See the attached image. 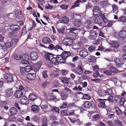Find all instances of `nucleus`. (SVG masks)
<instances>
[{
	"mask_svg": "<svg viewBox=\"0 0 126 126\" xmlns=\"http://www.w3.org/2000/svg\"><path fill=\"white\" fill-rule=\"evenodd\" d=\"M31 119H32L34 121L36 122L38 121L39 119V118L36 116H34L33 118H31Z\"/></svg>",
	"mask_w": 126,
	"mask_h": 126,
	"instance_id": "obj_63",
	"label": "nucleus"
},
{
	"mask_svg": "<svg viewBox=\"0 0 126 126\" xmlns=\"http://www.w3.org/2000/svg\"><path fill=\"white\" fill-rule=\"evenodd\" d=\"M41 108L43 110H45L48 109V106L47 105L44 104L41 106Z\"/></svg>",
	"mask_w": 126,
	"mask_h": 126,
	"instance_id": "obj_51",
	"label": "nucleus"
},
{
	"mask_svg": "<svg viewBox=\"0 0 126 126\" xmlns=\"http://www.w3.org/2000/svg\"><path fill=\"white\" fill-rule=\"evenodd\" d=\"M37 95L32 93L30 94L29 97V99L32 101H34L37 99Z\"/></svg>",
	"mask_w": 126,
	"mask_h": 126,
	"instance_id": "obj_21",
	"label": "nucleus"
},
{
	"mask_svg": "<svg viewBox=\"0 0 126 126\" xmlns=\"http://www.w3.org/2000/svg\"><path fill=\"white\" fill-rule=\"evenodd\" d=\"M68 6V5H61L60 7L63 9H67Z\"/></svg>",
	"mask_w": 126,
	"mask_h": 126,
	"instance_id": "obj_60",
	"label": "nucleus"
},
{
	"mask_svg": "<svg viewBox=\"0 0 126 126\" xmlns=\"http://www.w3.org/2000/svg\"><path fill=\"white\" fill-rule=\"evenodd\" d=\"M20 102L22 104L27 105L29 103V100L26 97L23 96L21 97Z\"/></svg>",
	"mask_w": 126,
	"mask_h": 126,
	"instance_id": "obj_8",
	"label": "nucleus"
},
{
	"mask_svg": "<svg viewBox=\"0 0 126 126\" xmlns=\"http://www.w3.org/2000/svg\"><path fill=\"white\" fill-rule=\"evenodd\" d=\"M15 59L17 60H20L22 57V56L19 54H16L14 56Z\"/></svg>",
	"mask_w": 126,
	"mask_h": 126,
	"instance_id": "obj_35",
	"label": "nucleus"
},
{
	"mask_svg": "<svg viewBox=\"0 0 126 126\" xmlns=\"http://www.w3.org/2000/svg\"><path fill=\"white\" fill-rule=\"evenodd\" d=\"M112 95H109L108 97L107 96L106 97H105V99H103L102 100L108 101L110 102H112L113 101V97Z\"/></svg>",
	"mask_w": 126,
	"mask_h": 126,
	"instance_id": "obj_29",
	"label": "nucleus"
},
{
	"mask_svg": "<svg viewBox=\"0 0 126 126\" xmlns=\"http://www.w3.org/2000/svg\"><path fill=\"white\" fill-rule=\"evenodd\" d=\"M119 20L121 22H125L126 21V17L124 16H122L119 18Z\"/></svg>",
	"mask_w": 126,
	"mask_h": 126,
	"instance_id": "obj_49",
	"label": "nucleus"
},
{
	"mask_svg": "<svg viewBox=\"0 0 126 126\" xmlns=\"http://www.w3.org/2000/svg\"><path fill=\"white\" fill-rule=\"evenodd\" d=\"M116 113L117 114H121L122 113V111L119 108L117 107H115V108Z\"/></svg>",
	"mask_w": 126,
	"mask_h": 126,
	"instance_id": "obj_42",
	"label": "nucleus"
},
{
	"mask_svg": "<svg viewBox=\"0 0 126 126\" xmlns=\"http://www.w3.org/2000/svg\"><path fill=\"white\" fill-rule=\"evenodd\" d=\"M106 92L107 96L109 95H113V94L112 90L110 88L107 89Z\"/></svg>",
	"mask_w": 126,
	"mask_h": 126,
	"instance_id": "obj_34",
	"label": "nucleus"
},
{
	"mask_svg": "<svg viewBox=\"0 0 126 126\" xmlns=\"http://www.w3.org/2000/svg\"><path fill=\"white\" fill-rule=\"evenodd\" d=\"M6 92L10 96L12 94L13 92L12 88H9L7 91Z\"/></svg>",
	"mask_w": 126,
	"mask_h": 126,
	"instance_id": "obj_48",
	"label": "nucleus"
},
{
	"mask_svg": "<svg viewBox=\"0 0 126 126\" xmlns=\"http://www.w3.org/2000/svg\"><path fill=\"white\" fill-rule=\"evenodd\" d=\"M108 124L110 126H114L115 124H114L113 121L111 120H109L107 122Z\"/></svg>",
	"mask_w": 126,
	"mask_h": 126,
	"instance_id": "obj_53",
	"label": "nucleus"
},
{
	"mask_svg": "<svg viewBox=\"0 0 126 126\" xmlns=\"http://www.w3.org/2000/svg\"><path fill=\"white\" fill-rule=\"evenodd\" d=\"M39 45L41 47H44L47 49H49L50 50H52L54 48L55 50H57V51H59V50L58 49H60L62 51H63L64 50L63 48L60 46L59 45H57L55 47L54 46V45L52 44H50L48 46H46L42 44L41 43L39 44Z\"/></svg>",
	"mask_w": 126,
	"mask_h": 126,
	"instance_id": "obj_3",
	"label": "nucleus"
},
{
	"mask_svg": "<svg viewBox=\"0 0 126 126\" xmlns=\"http://www.w3.org/2000/svg\"><path fill=\"white\" fill-rule=\"evenodd\" d=\"M47 70H45L43 71L42 73V74L43 75V77L44 78H47V77L48 75H47Z\"/></svg>",
	"mask_w": 126,
	"mask_h": 126,
	"instance_id": "obj_50",
	"label": "nucleus"
},
{
	"mask_svg": "<svg viewBox=\"0 0 126 126\" xmlns=\"http://www.w3.org/2000/svg\"><path fill=\"white\" fill-rule=\"evenodd\" d=\"M75 15L79 16H80L81 17H85V13H83L79 14H75Z\"/></svg>",
	"mask_w": 126,
	"mask_h": 126,
	"instance_id": "obj_57",
	"label": "nucleus"
},
{
	"mask_svg": "<svg viewBox=\"0 0 126 126\" xmlns=\"http://www.w3.org/2000/svg\"><path fill=\"white\" fill-rule=\"evenodd\" d=\"M115 126H121L122 125V123L121 122L118 120H117L114 121Z\"/></svg>",
	"mask_w": 126,
	"mask_h": 126,
	"instance_id": "obj_40",
	"label": "nucleus"
},
{
	"mask_svg": "<svg viewBox=\"0 0 126 126\" xmlns=\"http://www.w3.org/2000/svg\"><path fill=\"white\" fill-rule=\"evenodd\" d=\"M105 106V102L104 101L100 102L98 104V107L101 108H104Z\"/></svg>",
	"mask_w": 126,
	"mask_h": 126,
	"instance_id": "obj_39",
	"label": "nucleus"
},
{
	"mask_svg": "<svg viewBox=\"0 0 126 126\" xmlns=\"http://www.w3.org/2000/svg\"><path fill=\"white\" fill-rule=\"evenodd\" d=\"M46 98L48 100H50L56 99V96L55 95H53V93H50L47 95Z\"/></svg>",
	"mask_w": 126,
	"mask_h": 126,
	"instance_id": "obj_15",
	"label": "nucleus"
},
{
	"mask_svg": "<svg viewBox=\"0 0 126 126\" xmlns=\"http://www.w3.org/2000/svg\"><path fill=\"white\" fill-rule=\"evenodd\" d=\"M79 54L80 56L84 57H86L88 55V53L86 50H82L80 51Z\"/></svg>",
	"mask_w": 126,
	"mask_h": 126,
	"instance_id": "obj_20",
	"label": "nucleus"
},
{
	"mask_svg": "<svg viewBox=\"0 0 126 126\" xmlns=\"http://www.w3.org/2000/svg\"><path fill=\"white\" fill-rule=\"evenodd\" d=\"M62 43L66 46H70L73 44V41L69 38H66L62 40Z\"/></svg>",
	"mask_w": 126,
	"mask_h": 126,
	"instance_id": "obj_6",
	"label": "nucleus"
},
{
	"mask_svg": "<svg viewBox=\"0 0 126 126\" xmlns=\"http://www.w3.org/2000/svg\"><path fill=\"white\" fill-rule=\"evenodd\" d=\"M26 33H27V31L26 30V28L24 27L22 29L21 34L22 35H24Z\"/></svg>",
	"mask_w": 126,
	"mask_h": 126,
	"instance_id": "obj_64",
	"label": "nucleus"
},
{
	"mask_svg": "<svg viewBox=\"0 0 126 126\" xmlns=\"http://www.w3.org/2000/svg\"><path fill=\"white\" fill-rule=\"evenodd\" d=\"M84 70L83 66L82 65H78V67L75 69H72V72L76 73L77 75L79 76H81L82 75Z\"/></svg>",
	"mask_w": 126,
	"mask_h": 126,
	"instance_id": "obj_2",
	"label": "nucleus"
},
{
	"mask_svg": "<svg viewBox=\"0 0 126 126\" xmlns=\"http://www.w3.org/2000/svg\"><path fill=\"white\" fill-rule=\"evenodd\" d=\"M81 0H77L74 3V4L72 6L71 9H73L75 7L79 6L80 5V3L81 2Z\"/></svg>",
	"mask_w": 126,
	"mask_h": 126,
	"instance_id": "obj_30",
	"label": "nucleus"
},
{
	"mask_svg": "<svg viewBox=\"0 0 126 126\" xmlns=\"http://www.w3.org/2000/svg\"><path fill=\"white\" fill-rule=\"evenodd\" d=\"M69 21V19L66 17H64L61 18L60 21L62 23H67Z\"/></svg>",
	"mask_w": 126,
	"mask_h": 126,
	"instance_id": "obj_33",
	"label": "nucleus"
},
{
	"mask_svg": "<svg viewBox=\"0 0 126 126\" xmlns=\"http://www.w3.org/2000/svg\"><path fill=\"white\" fill-rule=\"evenodd\" d=\"M25 68L26 72H29L32 69L31 67L28 66H26L25 67Z\"/></svg>",
	"mask_w": 126,
	"mask_h": 126,
	"instance_id": "obj_47",
	"label": "nucleus"
},
{
	"mask_svg": "<svg viewBox=\"0 0 126 126\" xmlns=\"http://www.w3.org/2000/svg\"><path fill=\"white\" fill-rule=\"evenodd\" d=\"M4 78L6 79L8 82H12L13 81V76L9 74H6L4 75Z\"/></svg>",
	"mask_w": 126,
	"mask_h": 126,
	"instance_id": "obj_11",
	"label": "nucleus"
},
{
	"mask_svg": "<svg viewBox=\"0 0 126 126\" xmlns=\"http://www.w3.org/2000/svg\"><path fill=\"white\" fill-rule=\"evenodd\" d=\"M20 72L22 75H25L26 74V71L25 68L23 67H20Z\"/></svg>",
	"mask_w": 126,
	"mask_h": 126,
	"instance_id": "obj_41",
	"label": "nucleus"
},
{
	"mask_svg": "<svg viewBox=\"0 0 126 126\" xmlns=\"http://www.w3.org/2000/svg\"><path fill=\"white\" fill-rule=\"evenodd\" d=\"M30 57L32 60L35 61L38 57V55L37 53L35 51L31 52L30 54Z\"/></svg>",
	"mask_w": 126,
	"mask_h": 126,
	"instance_id": "obj_7",
	"label": "nucleus"
},
{
	"mask_svg": "<svg viewBox=\"0 0 126 126\" xmlns=\"http://www.w3.org/2000/svg\"><path fill=\"white\" fill-rule=\"evenodd\" d=\"M31 108L32 111L35 113L38 112L40 109L38 106L35 105H32L31 106Z\"/></svg>",
	"mask_w": 126,
	"mask_h": 126,
	"instance_id": "obj_18",
	"label": "nucleus"
},
{
	"mask_svg": "<svg viewBox=\"0 0 126 126\" xmlns=\"http://www.w3.org/2000/svg\"><path fill=\"white\" fill-rule=\"evenodd\" d=\"M104 73L105 74L108 76H110L112 74L111 72L110 71L107 70L105 71L104 72Z\"/></svg>",
	"mask_w": 126,
	"mask_h": 126,
	"instance_id": "obj_55",
	"label": "nucleus"
},
{
	"mask_svg": "<svg viewBox=\"0 0 126 126\" xmlns=\"http://www.w3.org/2000/svg\"><path fill=\"white\" fill-rule=\"evenodd\" d=\"M114 62L116 63V66L117 67H121V65L123 64L124 63V61L123 59L118 58L114 60Z\"/></svg>",
	"mask_w": 126,
	"mask_h": 126,
	"instance_id": "obj_5",
	"label": "nucleus"
},
{
	"mask_svg": "<svg viewBox=\"0 0 126 126\" xmlns=\"http://www.w3.org/2000/svg\"><path fill=\"white\" fill-rule=\"evenodd\" d=\"M45 57L55 65H58L59 63H64L65 62L64 60L63 59L61 55H56L50 53H47L46 54Z\"/></svg>",
	"mask_w": 126,
	"mask_h": 126,
	"instance_id": "obj_1",
	"label": "nucleus"
},
{
	"mask_svg": "<svg viewBox=\"0 0 126 126\" xmlns=\"http://www.w3.org/2000/svg\"><path fill=\"white\" fill-rule=\"evenodd\" d=\"M112 10L114 12L116 11L118 9V7L116 5H112Z\"/></svg>",
	"mask_w": 126,
	"mask_h": 126,
	"instance_id": "obj_59",
	"label": "nucleus"
},
{
	"mask_svg": "<svg viewBox=\"0 0 126 126\" xmlns=\"http://www.w3.org/2000/svg\"><path fill=\"white\" fill-rule=\"evenodd\" d=\"M120 37L124 38L126 37V31L124 30H122L121 31L119 34Z\"/></svg>",
	"mask_w": 126,
	"mask_h": 126,
	"instance_id": "obj_32",
	"label": "nucleus"
},
{
	"mask_svg": "<svg viewBox=\"0 0 126 126\" xmlns=\"http://www.w3.org/2000/svg\"><path fill=\"white\" fill-rule=\"evenodd\" d=\"M69 34L70 38H71L72 39H74L76 37V33L73 32H70Z\"/></svg>",
	"mask_w": 126,
	"mask_h": 126,
	"instance_id": "obj_36",
	"label": "nucleus"
},
{
	"mask_svg": "<svg viewBox=\"0 0 126 126\" xmlns=\"http://www.w3.org/2000/svg\"><path fill=\"white\" fill-rule=\"evenodd\" d=\"M120 104L121 105H123L124 102L125 101V99L124 98H122L120 99Z\"/></svg>",
	"mask_w": 126,
	"mask_h": 126,
	"instance_id": "obj_58",
	"label": "nucleus"
},
{
	"mask_svg": "<svg viewBox=\"0 0 126 126\" xmlns=\"http://www.w3.org/2000/svg\"><path fill=\"white\" fill-rule=\"evenodd\" d=\"M70 52H69L64 51L61 55L63 58L64 60L65 61V62L66 59L70 55Z\"/></svg>",
	"mask_w": 126,
	"mask_h": 126,
	"instance_id": "obj_19",
	"label": "nucleus"
},
{
	"mask_svg": "<svg viewBox=\"0 0 126 126\" xmlns=\"http://www.w3.org/2000/svg\"><path fill=\"white\" fill-rule=\"evenodd\" d=\"M74 25L77 27H80L81 25V22L79 19H76L74 22Z\"/></svg>",
	"mask_w": 126,
	"mask_h": 126,
	"instance_id": "obj_25",
	"label": "nucleus"
},
{
	"mask_svg": "<svg viewBox=\"0 0 126 126\" xmlns=\"http://www.w3.org/2000/svg\"><path fill=\"white\" fill-rule=\"evenodd\" d=\"M10 29L12 30L16 31L19 30V26L16 25H11L10 27Z\"/></svg>",
	"mask_w": 126,
	"mask_h": 126,
	"instance_id": "obj_23",
	"label": "nucleus"
},
{
	"mask_svg": "<svg viewBox=\"0 0 126 126\" xmlns=\"http://www.w3.org/2000/svg\"><path fill=\"white\" fill-rule=\"evenodd\" d=\"M64 92H65L66 94H70L71 92L70 89L67 87L64 88Z\"/></svg>",
	"mask_w": 126,
	"mask_h": 126,
	"instance_id": "obj_52",
	"label": "nucleus"
},
{
	"mask_svg": "<svg viewBox=\"0 0 126 126\" xmlns=\"http://www.w3.org/2000/svg\"><path fill=\"white\" fill-rule=\"evenodd\" d=\"M82 95H83V97L82 98V99L89 100L91 98V97L88 94H82Z\"/></svg>",
	"mask_w": 126,
	"mask_h": 126,
	"instance_id": "obj_37",
	"label": "nucleus"
},
{
	"mask_svg": "<svg viewBox=\"0 0 126 126\" xmlns=\"http://www.w3.org/2000/svg\"><path fill=\"white\" fill-rule=\"evenodd\" d=\"M18 112L17 109L14 107L11 108L10 110V112L11 114V115H15L17 114Z\"/></svg>",
	"mask_w": 126,
	"mask_h": 126,
	"instance_id": "obj_13",
	"label": "nucleus"
},
{
	"mask_svg": "<svg viewBox=\"0 0 126 126\" xmlns=\"http://www.w3.org/2000/svg\"><path fill=\"white\" fill-rule=\"evenodd\" d=\"M36 77V74L33 73H28L27 76V78L30 80L34 79Z\"/></svg>",
	"mask_w": 126,
	"mask_h": 126,
	"instance_id": "obj_9",
	"label": "nucleus"
},
{
	"mask_svg": "<svg viewBox=\"0 0 126 126\" xmlns=\"http://www.w3.org/2000/svg\"><path fill=\"white\" fill-rule=\"evenodd\" d=\"M69 115H75V116L76 114H75V111L74 110H72L70 111L69 112Z\"/></svg>",
	"mask_w": 126,
	"mask_h": 126,
	"instance_id": "obj_61",
	"label": "nucleus"
},
{
	"mask_svg": "<svg viewBox=\"0 0 126 126\" xmlns=\"http://www.w3.org/2000/svg\"><path fill=\"white\" fill-rule=\"evenodd\" d=\"M5 45L7 47L9 48L11 47L12 45V43L11 40L10 41H8V42L6 43L5 44Z\"/></svg>",
	"mask_w": 126,
	"mask_h": 126,
	"instance_id": "obj_43",
	"label": "nucleus"
},
{
	"mask_svg": "<svg viewBox=\"0 0 126 126\" xmlns=\"http://www.w3.org/2000/svg\"><path fill=\"white\" fill-rule=\"evenodd\" d=\"M61 96L62 100L64 101L68 97L69 95L68 94H66L65 92L62 91L61 93Z\"/></svg>",
	"mask_w": 126,
	"mask_h": 126,
	"instance_id": "obj_14",
	"label": "nucleus"
},
{
	"mask_svg": "<svg viewBox=\"0 0 126 126\" xmlns=\"http://www.w3.org/2000/svg\"><path fill=\"white\" fill-rule=\"evenodd\" d=\"M96 47L94 45L91 46L89 47L88 48V49L89 51L90 52H92L96 49Z\"/></svg>",
	"mask_w": 126,
	"mask_h": 126,
	"instance_id": "obj_45",
	"label": "nucleus"
},
{
	"mask_svg": "<svg viewBox=\"0 0 126 126\" xmlns=\"http://www.w3.org/2000/svg\"><path fill=\"white\" fill-rule=\"evenodd\" d=\"M93 118L95 120H98L100 118L99 115L98 114L94 115L93 116Z\"/></svg>",
	"mask_w": 126,
	"mask_h": 126,
	"instance_id": "obj_62",
	"label": "nucleus"
},
{
	"mask_svg": "<svg viewBox=\"0 0 126 126\" xmlns=\"http://www.w3.org/2000/svg\"><path fill=\"white\" fill-rule=\"evenodd\" d=\"M15 96L16 97L20 98L23 95V93L21 91H16L15 94Z\"/></svg>",
	"mask_w": 126,
	"mask_h": 126,
	"instance_id": "obj_22",
	"label": "nucleus"
},
{
	"mask_svg": "<svg viewBox=\"0 0 126 126\" xmlns=\"http://www.w3.org/2000/svg\"><path fill=\"white\" fill-rule=\"evenodd\" d=\"M58 74V70L57 68H54V71L50 74L52 77H56Z\"/></svg>",
	"mask_w": 126,
	"mask_h": 126,
	"instance_id": "obj_28",
	"label": "nucleus"
},
{
	"mask_svg": "<svg viewBox=\"0 0 126 126\" xmlns=\"http://www.w3.org/2000/svg\"><path fill=\"white\" fill-rule=\"evenodd\" d=\"M110 47L114 49L115 48H117L119 46V44L118 42L115 41H112L111 42Z\"/></svg>",
	"mask_w": 126,
	"mask_h": 126,
	"instance_id": "obj_12",
	"label": "nucleus"
},
{
	"mask_svg": "<svg viewBox=\"0 0 126 126\" xmlns=\"http://www.w3.org/2000/svg\"><path fill=\"white\" fill-rule=\"evenodd\" d=\"M17 12H18V14H17L16 13V17L19 19H22L23 15L21 14V12L20 11H18Z\"/></svg>",
	"mask_w": 126,
	"mask_h": 126,
	"instance_id": "obj_38",
	"label": "nucleus"
},
{
	"mask_svg": "<svg viewBox=\"0 0 126 126\" xmlns=\"http://www.w3.org/2000/svg\"><path fill=\"white\" fill-rule=\"evenodd\" d=\"M114 22V21H109L107 23V25L109 27H111Z\"/></svg>",
	"mask_w": 126,
	"mask_h": 126,
	"instance_id": "obj_54",
	"label": "nucleus"
},
{
	"mask_svg": "<svg viewBox=\"0 0 126 126\" xmlns=\"http://www.w3.org/2000/svg\"><path fill=\"white\" fill-rule=\"evenodd\" d=\"M93 15L97 17H99L101 14L100 8L97 6H94L93 9Z\"/></svg>",
	"mask_w": 126,
	"mask_h": 126,
	"instance_id": "obj_4",
	"label": "nucleus"
},
{
	"mask_svg": "<svg viewBox=\"0 0 126 126\" xmlns=\"http://www.w3.org/2000/svg\"><path fill=\"white\" fill-rule=\"evenodd\" d=\"M51 40L49 38L46 37L43 38L42 40V42L44 44V45L50 44V43Z\"/></svg>",
	"mask_w": 126,
	"mask_h": 126,
	"instance_id": "obj_17",
	"label": "nucleus"
},
{
	"mask_svg": "<svg viewBox=\"0 0 126 126\" xmlns=\"http://www.w3.org/2000/svg\"><path fill=\"white\" fill-rule=\"evenodd\" d=\"M24 56L25 57L24 59L23 62L22 63L24 64H27V61H28L29 60V57L27 55H25Z\"/></svg>",
	"mask_w": 126,
	"mask_h": 126,
	"instance_id": "obj_44",
	"label": "nucleus"
},
{
	"mask_svg": "<svg viewBox=\"0 0 126 126\" xmlns=\"http://www.w3.org/2000/svg\"><path fill=\"white\" fill-rule=\"evenodd\" d=\"M96 59L94 56H90L88 59V61L91 63H94L96 60Z\"/></svg>",
	"mask_w": 126,
	"mask_h": 126,
	"instance_id": "obj_27",
	"label": "nucleus"
},
{
	"mask_svg": "<svg viewBox=\"0 0 126 126\" xmlns=\"http://www.w3.org/2000/svg\"><path fill=\"white\" fill-rule=\"evenodd\" d=\"M108 66L109 67V69L110 71L112 73H116L118 72V70L116 67L112 66H110L109 65Z\"/></svg>",
	"mask_w": 126,
	"mask_h": 126,
	"instance_id": "obj_24",
	"label": "nucleus"
},
{
	"mask_svg": "<svg viewBox=\"0 0 126 126\" xmlns=\"http://www.w3.org/2000/svg\"><path fill=\"white\" fill-rule=\"evenodd\" d=\"M97 35L96 32L94 31H92L90 32L89 38L92 40L95 39Z\"/></svg>",
	"mask_w": 126,
	"mask_h": 126,
	"instance_id": "obj_10",
	"label": "nucleus"
},
{
	"mask_svg": "<svg viewBox=\"0 0 126 126\" xmlns=\"http://www.w3.org/2000/svg\"><path fill=\"white\" fill-rule=\"evenodd\" d=\"M92 105V104L91 102L89 101H85L84 102L82 105L84 107L86 108H89L91 107Z\"/></svg>",
	"mask_w": 126,
	"mask_h": 126,
	"instance_id": "obj_26",
	"label": "nucleus"
},
{
	"mask_svg": "<svg viewBox=\"0 0 126 126\" xmlns=\"http://www.w3.org/2000/svg\"><path fill=\"white\" fill-rule=\"evenodd\" d=\"M86 42V40L84 37H82L80 39V41H79L78 44L80 46H81L82 44L85 43Z\"/></svg>",
	"mask_w": 126,
	"mask_h": 126,
	"instance_id": "obj_31",
	"label": "nucleus"
},
{
	"mask_svg": "<svg viewBox=\"0 0 126 126\" xmlns=\"http://www.w3.org/2000/svg\"><path fill=\"white\" fill-rule=\"evenodd\" d=\"M106 91L102 89H100L99 91V95L100 97H105L107 96Z\"/></svg>",
	"mask_w": 126,
	"mask_h": 126,
	"instance_id": "obj_16",
	"label": "nucleus"
},
{
	"mask_svg": "<svg viewBox=\"0 0 126 126\" xmlns=\"http://www.w3.org/2000/svg\"><path fill=\"white\" fill-rule=\"evenodd\" d=\"M51 110L53 112H55L58 113H59V109L57 107H54L53 108H51Z\"/></svg>",
	"mask_w": 126,
	"mask_h": 126,
	"instance_id": "obj_46",
	"label": "nucleus"
},
{
	"mask_svg": "<svg viewBox=\"0 0 126 126\" xmlns=\"http://www.w3.org/2000/svg\"><path fill=\"white\" fill-rule=\"evenodd\" d=\"M64 28H60L58 30V32L61 34H63L64 32Z\"/></svg>",
	"mask_w": 126,
	"mask_h": 126,
	"instance_id": "obj_56",
	"label": "nucleus"
}]
</instances>
